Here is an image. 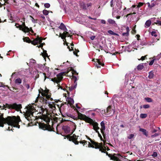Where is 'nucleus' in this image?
<instances>
[{"mask_svg":"<svg viewBox=\"0 0 161 161\" xmlns=\"http://www.w3.org/2000/svg\"><path fill=\"white\" fill-rule=\"evenodd\" d=\"M66 26L64 25V24L63 23H61L60 24V25L59 26V28L60 29L63 30H64V28Z\"/></svg>","mask_w":161,"mask_h":161,"instance_id":"31","label":"nucleus"},{"mask_svg":"<svg viewBox=\"0 0 161 161\" xmlns=\"http://www.w3.org/2000/svg\"><path fill=\"white\" fill-rule=\"evenodd\" d=\"M83 8L84 9H86L87 8L86 6V4H83L82 5Z\"/></svg>","mask_w":161,"mask_h":161,"instance_id":"61","label":"nucleus"},{"mask_svg":"<svg viewBox=\"0 0 161 161\" xmlns=\"http://www.w3.org/2000/svg\"><path fill=\"white\" fill-rule=\"evenodd\" d=\"M91 120L88 122V123H90L93 126V129L97 133V131H99L98 130L100 129V128L98 126V124L97 122L94 121L92 119Z\"/></svg>","mask_w":161,"mask_h":161,"instance_id":"9","label":"nucleus"},{"mask_svg":"<svg viewBox=\"0 0 161 161\" xmlns=\"http://www.w3.org/2000/svg\"><path fill=\"white\" fill-rule=\"evenodd\" d=\"M159 135V134H157V133H155V134H154V135H153L151 136V137H152V138H153L155 137H156V136H158Z\"/></svg>","mask_w":161,"mask_h":161,"instance_id":"60","label":"nucleus"},{"mask_svg":"<svg viewBox=\"0 0 161 161\" xmlns=\"http://www.w3.org/2000/svg\"><path fill=\"white\" fill-rule=\"evenodd\" d=\"M14 82L15 84L20 85L22 83V80L20 78L18 77L14 79Z\"/></svg>","mask_w":161,"mask_h":161,"instance_id":"14","label":"nucleus"},{"mask_svg":"<svg viewBox=\"0 0 161 161\" xmlns=\"http://www.w3.org/2000/svg\"><path fill=\"white\" fill-rule=\"evenodd\" d=\"M97 48H99V49H100L101 50H103V46H101L100 45H98L97 46H96Z\"/></svg>","mask_w":161,"mask_h":161,"instance_id":"44","label":"nucleus"},{"mask_svg":"<svg viewBox=\"0 0 161 161\" xmlns=\"http://www.w3.org/2000/svg\"><path fill=\"white\" fill-rule=\"evenodd\" d=\"M62 129L64 131L66 134H68L69 133L70 131V128L69 127L67 126H64L62 127Z\"/></svg>","mask_w":161,"mask_h":161,"instance_id":"15","label":"nucleus"},{"mask_svg":"<svg viewBox=\"0 0 161 161\" xmlns=\"http://www.w3.org/2000/svg\"><path fill=\"white\" fill-rule=\"evenodd\" d=\"M70 136V135H66V136H65L68 139H69V141H71V138L70 137H71V136Z\"/></svg>","mask_w":161,"mask_h":161,"instance_id":"58","label":"nucleus"},{"mask_svg":"<svg viewBox=\"0 0 161 161\" xmlns=\"http://www.w3.org/2000/svg\"><path fill=\"white\" fill-rule=\"evenodd\" d=\"M68 103L71 106L74 103V101L73 99L71 98H68Z\"/></svg>","mask_w":161,"mask_h":161,"instance_id":"20","label":"nucleus"},{"mask_svg":"<svg viewBox=\"0 0 161 161\" xmlns=\"http://www.w3.org/2000/svg\"><path fill=\"white\" fill-rule=\"evenodd\" d=\"M143 107L144 108H148L150 107V105L149 104H146L143 105Z\"/></svg>","mask_w":161,"mask_h":161,"instance_id":"50","label":"nucleus"},{"mask_svg":"<svg viewBox=\"0 0 161 161\" xmlns=\"http://www.w3.org/2000/svg\"><path fill=\"white\" fill-rule=\"evenodd\" d=\"M155 59H153V60H151V61L149 63V65H152L153 64V63H154V61H155Z\"/></svg>","mask_w":161,"mask_h":161,"instance_id":"57","label":"nucleus"},{"mask_svg":"<svg viewBox=\"0 0 161 161\" xmlns=\"http://www.w3.org/2000/svg\"><path fill=\"white\" fill-rule=\"evenodd\" d=\"M43 13L44 14L47 15H48L49 13L48 11L47 10L44 9L43 11Z\"/></svg>","mask_w":161,"mask_h":161,"instance_id":"38","label":"nucleus"},{"mask_svg":"<svg viewBox=\"0 0 161 161\" xmlns=\"http://www.w3.org/2000/svg\"><path fill=\"white\" fill-rule=\"evenodd\" d=\"M46 53H42V55L43 57L44 58H45L46 57H48V54L47 53V51H45Z\"/></svg>","mask_w":161,"mask_h":161,"instance_id":"41","label":"nucleus"},{"mask_svg":"<svg viewBox=\"0 0 161 161\" xmlns=\"http://www.w3.org/2000/svg\"><path fill=\"white\" fill-rule=\"evenodd\" d=\"M72 79L73 80H74V83L75 84H76V83H77L76 82L77 80V78L76 76L74 75H72Z\"/></svg>","mask_w":161,"mask_h":161,"instance_id":"37","label":"nucleus"},{"mask_svg":"<svg viewBox=\"0 0 161 161\" xmlns=\"http://www.w3.org/2000/svg\"><path fill=\"white\" fill-rule=\"evenodd\" d=\"M147 55L145 56H142L141 57V58L139 60H144L146 58V56Z\"/></svg>","mask_w":161,"mask_h":161,"instance_id":"55","label":"nucleus"},{"mask_svg":"<svg viewBox=\"0 0 161 161\" xmlns=\"http://www.w3.org/2000/svg\"><path fill=\"white\" fill-rule=\"evenodd\" d=\"M72 142L76 145H78L79 143V142L77 141V140H73Z\"/></svg>","mask_w":161,"mask_h":161,"instance_id":"54","label":"nucleus"},{"mask_svg":"<svg viewBox=\"0 0 161 161\" xmlns=\"http://www.w3.org/2000/svg\"><path fill=\"white\" fill-rule=\"evenodd\" d=\"M17 125V124H15L14 125H10L11 126V127H8V130H11L13 131V129H12L13 127H16L18 128V127H17L14 126L15 125Z\"/></svg>","mask_w":161,"mask_h":161,"instance_id":"32","label":"nucleus"},{"mask_svg":"<svg viewBox=\"0 0 161 161\" xmlns=\"http://www.w3.org/2000/svg\"><path fill=\"white\" fill-rule=\"evenodd\" d=\"M68 116L71 117V118L74 119L75 120H77L78 119V118L75 117V116L71 114H69L68 115Z\"/></svg>","mask_w":161,"mask_h":161,"instance_id":"33","label":"nucleus"},{"mask_svg":"<svg viewBox=\"0 0 161 161\" xmlns=\"http://www.w3.org/2000/svg\"><path fill=\"white\" fill-rule=\"evenodd\" d=\"M73 109H74V110L77 113V114H78V113H79V112H79V111L78 110L76 109L75 106H74L73 107Z\"/></svg>","mask_w":161,"mask_h":161,"instance_id":"64","label":"nucleus"},{"mask_svg":"<svg viewBox=\"0 0 161 161\" xmlns=\"http://www.w3.org/2000/svg\"><path fill=\"white\" fill-rule=\"evenodd\" d=\"M139 131L142 132L143 134L146 136L147 137L148 136V132L146 130L143 128H140Z\"/></svg>","mask_w":161,"mask_h":161,"instance_id":"17","label":"nucleus"},{"mask_svg":"<svg viewBox=\"0 0 161 161\" xmlns=\"http://www.w3.org/2000/svg\"><path fill=\"white\" fill-rule=\"evenodd\" d=\"M146 100L148 102H153L152 99L149 97H146L145 98Z\"/></svg>","mask_w":161,"mask_h":161,"instance_id":"34","label":"nucleus"},{"mask_svg":"<svg viewBox=\"0 0 161 161\" xmlns=\"http://www.w3.org/2000/svg\"><path fill=\"white\" fill-rule=\"evenodd\" d=\"M39 126L40 128L44 130H47L49 131L53 130L52 127L49 124L47 125L45 124L44 123H39Z\"/></svg>","mask_w":161,"mask_h":161,"instance_id":"6","label":"nucleus"},{"mask_svg":"<svg viewBox=\"0 0 161 161\" xmlns=\"http://www.w3.org/2000/svg\"><path fill=\"white\" fill-rule=\"evenodd\" d=\"M59 83H58V84H58V89L60 88H61V89H62L63 90H64V89H63V88L60 85V84Z\"/></svg>","mask_w":161,"mask_h":161,"instance_id":"63","label":"nucleus"},{"mask_svg":"<svg viewBox=\"0 0 161 161\" xmlns=\"http://www.w3.org/2000/svg\"><path fill=\"white\" fill-rule=\"evenodd\" d=\"M29 29L27 26L25 27V28H23L22 27H21L20 28V30L23 31L24 32H29Z\"/></svg>","mask_w":161,"mask_h":161,"instance_id":"16","label":"nucleus"},{"mask_svg":"<svg viewBox=\"0 0 161 161\" xmlns=\"http://www.w3.org/2000/svg\"><path fill=\"white\" fill-rule=\"evenodd\" d=\"M42 92H41L39 90V93L41 94L42 97H40V94H38V96L37 97L39 98L40 102L43 104H47L48 103V100H50L51 101L53 100L52 98L51 97V94L50 93L49 90V89H46L43 90L42 89Z\"/></svg>","mask_w":161,"mask_h":161,"instance_id":"2","label":"nucleus"},{"mask_svg":"<svg viewBox=\"0 0 161 161\" xmlns=\"http://www.w3.org/2000/svg\"><path fill=\"white\" fill-rule=\"evenodd\" d=\"M23 40L24 42H26L28 43H31V41L30 39L28 37H24L23 38Z\"/></svg>","mask_w":161,"mask_h":161,"instance_id":"18","label":"nucleus"},{"mask_svg":"<svg viewBox=\"0 0 161 161\" xmlns=\"http://www.w3.org/2000/svg\"><path fill=\"white\" fill-rule=\"evenodd\" d=\"M111 107V106H109L107 107L105 110H104V113L106 115H108L111 114L112 113L113 111V110L112 109Z\"/></svg>","mask_w":161,"mask_h":161,"instance_id":"12","label":"nucleus"},{"mask_svg":"<svg viewBox=\"0 0 161 161\" xmlns=\"http://www.w3.org/2000/svg\"><path fill=\"white\" fill-rule=\"evenodd\" d=\"M108 22L109 24H111V25H114V24H116V23H115V21L112 19H109L108 20Z\"/></svg>","mask_w":161,"mask_h":161,"instance_id":"26","label":"nucleus"},{"mask_svg":"<svg viewBox=\"0 0 161 161\" xmlns=\"http://www.w3.org/2000/svg\"><path fill=\"white\" fill-rule=\"evenodd\" d=\"M78 119H79L81 120H83L86 121V122L88 123L90 120H91V119L90 118L86 116V115L83 114H82L79 112L78 113Z\"/></svg>","mask_w":161,"mask_h":161,"instance_id":"8","label":"nucleus"},{"mask_svg":"<svg viewBox=\"0 0 161 161\" xmlns=\"http://www.w3.org/2000/svg\"><path fill=\"white\" fill-rule=\"evenodd\" d=\"M72 74L73 75L74 74H78L77 73L76 71L74 69L72 70Z\"/></svg>","mask_w":161,"mask_h":161,"instance_id":"59","label":"nucleus"},{"mask_svg":"<svg viewBox=\"0 0 161 161\" xmlns=\"http://www.w3.org/2000/svg\"><path fill=\"white\" fill-rule=\"evenodd\" d=\"M100 125L101 127V131H103V130H104L105 129V124L103 121H102L101 122Z\"/></svg>","mask_w":161,"mask_h":161,"instance_id":"21","label":"nucleus"},{"mask_svg":"<svg viewBox=\"0 0 161 161\" xmlns=\"http://www.w3.org/2000/svg\"><path fill=\"white\" fill-rule=\"evenodd\" d=\"M24 85L25 86L27 89H29L30 88V85L28 84H26L24 83Z\"/></svg>","mask_w":161,"mask_h":161,"instance_id":"47","label":"nucleus"},{"mask_svg":"<svg viewBox=\"0 0 161 161\" xmlns=\"http://www.w3.org/2000/svg\"><path fill=\"white\" fill-rule=\"evenodd\" d=\"M34 104L33 105H29L26 107L27 110L25 114V118L29 122L32 120L31 117H33V114L36 112V109L34 106Z\"/></svg>","mask_w":161,"mask_h":161,"instance_id":"3","label":"nucleus"},{"mask_svg":"<svg viewBox=\"0 0 161 161\" xmlns=\"http://www.w3.org/2000/svg\"><path fill=\"white\" fill-rule=\"evenodd\" d=\"M97 133L98 134V136L100 137L101 140L103 141V142H104V141L103 140V139L102 138V136H101V135L100 134V133H99V131L98 132H97Z\"/></svg>","mask_w":161,"mask_h":161,"instance_id":"40","label":"nucleus"},{"mask_svg":"<svg viewBox=\"0 0 161 161\" xmlns=\"http://www.w3.org/2000/svg\"><path fill=\"white\" fill-rule=\"evenodd\" d=\"M86 137L88 140L90 141L91 142V143L90 142H88V146L89 147L94 148L95 149L99 148V147H98V146L99 145L100 143H98L97 142H95L94 141L92 140L87 135H86Z\"/></svg>","mask_w":161,"mask_h":161,"instance_id":"5","label":"nucleus"},{"mask_svg":"<svg viewBox=\"0 0 161 161\" xmlns=\"http://www.w3.org/2000/svg\"><path fill=\"white\" fill-rule=\"evenodd\" d=\"M79 136H76L75 134L73 135L72 136H71L70 138H71V141L73 140H77Z\"/></svg>","mask_w":161,"mask_h":161,"instance_id":"28","label":"nucleus"},{"mask_svg":"<svg viewBox=\"0 0 161 161\" xmlns=\"http://www.w3.org/2000/svg\"><path fill=\"white\" fill-rule=\"evenodd\" d=\"M44 120L46 122V123L48 124V123L50 122V118L48 116H46L44 119Z\"/></svg>","mask_w":161,"mask_h":161,"instance_id":"27","label":"nucleus"},{"mask_svg":"<svg viewBox=\"0 0 161 161\" xmlns=\"http://www.w3.org/2000/svg\"><path fill=\"white\" fill-rule=\"evenodd\" d=\"M3 114L0 112V127H3L4 124H7L8 125H13L15 124H17L15 126L19 128L20 126L19 125V122L21 121L19 116L16 117L15 116H8L6 118L3 117Z\"/></svg>","mask_w":161,"mask_h":161,"instance_id":"1","label":"nucleus"},{"mask_svg":"<svg viewBox=\"0 0 161 161\" xmlns=\"http://www.w3.org/2000/svg\"><path fill=\"white\" fill-rule=\"evenodd\" d=\"M39 44H40V45L39 46H37V47H38V48H42V47L44 45H45V44L44 43H42L41 42V43H39Z\"/></svg>","mask_w":161,"mask_h":161,"instance_id":"42","label":"nucleus"},{"mask_svg":"<svg viewBox=\"0 0 161 161\" xmlns=\"http://www.w3.org/2000/svg\"><path fill=\"white\" fill-rule=\"evenodd\" d=\"M144 68L143 64H139L137 67V69L138 70H141Z\"/></svg>","mask_w":161,"mask_h":161,"instance_id":"24","label":"nucleus"},{"mask_svg":"<svg viewBox=\"0 0 161 161\" xmlns=\"http://www.w3.org/2000/svg\"><path fill=\"white\" fill-rule=\"evenodd\" d=\"M8 108L9 109H15L17 111H19L22 108V105L21 104H17L16 103H14L12 104H8L6 103L5 105H3L1 109H5L6 108Z\"/></svg>","mask_w":161,"mask_h":161,"instance_id":"4","label":"nucleus"},{"mask_svg":"<svg viewBox=\"0 0 161 161\" xmlns=\"http://www.w3.org/2000/svg\"><path fill=\"white\" fill-rule=\"evenodd\" d=\"M77 85V83H76V84H75V85H72L70 87H66V88H69V90L70 91H72L76 88Z\"/></svg>","mask_w":161,"mask_h":161,"instance_id":"19","label":"nucleus"},{"mask_svg":"<svg viewBox=\"0 0 161 161\" xmlns=\"http://www.w3.org/2000/svg\"><path fill=\"white\" fill-rule=\"evenodd\" d=\"M59 37H60L63 40V41L65 42H66V39H65L66 36H63L61 35H59Z\"/></svg>","mask_w":161,"mask_h":161,"instance_id":"36","label":"nucleus"},{"mask_svg":"<svg viewBox=\"0 0 161 161\" xmlns=\"http://www.w3.org/2000/svg\"><path fill=\"white\" fill-rule=\"evenodd\" d=\"M108 33H109V34H110L111 35H114V36H119V35L118 34L114 32L113 31H112L111 30H108Z\"/></svg>","mask_w":161,"mask_h":161,"instance_id":"29","label":"nucleus"},{"mask_svg":"<svg viewBox=\"0 0 161 161\" xmlns=\"http://www.w3.org/2000/svg\"><path fill=\"white\" fill-rule=\"evenodd\" d=\"M143 3L140 2L138 3V5H137V7L139 8L142 6L143 5Z\"/></svg>","mask_w":161,"mask_h":161,"instance_id":"49","label":"nucleus"},{"mask_svg":"<svg viewBox=\"0 0 161 161\" xmlns=\"http://www.w3.org/2000/svg\"><path fill=\"white\" fill-rule=\"evenodd\" d=\"M30 17L32 18L31 21L32 22H33V23H37L36 21L37 20V19H34V18L31 15L30 16Z\"/></svg>","mask_w":161,"mask_h":161,"instance_id":"39","label":"nucleus"},{"mask_svg":"<svg viewBox=\"0 0 161 161\" xmlns=\"http://www.w3.org/2000/svg\"><path fill=\"white\" fill-rule=\"evenodd\" d=\"M44 39L42 37H39V36H37L35 39L33 41H31V44L34 45H37L39 43L42 42V40Z\"/></svg>","mask_w":161,"mask_h":161,"instance_id":"10","label":"nucleus"},{"mask_svg":"<svg viewBox=\"0 0 161 161\" xmlns=\"http://www.w3.org/2000/svg\"><path fill=\"white\" fill-rule=\"evenodd\" d=\"M54 101H55L54 102H53L51 103H53V104L49 103L48 102V103H48V105L49 106V108H51L53 109H55L56 108V107H55V104H54V103H55V102L58 103V101H57V100H54Z\"/></svg>","mask_w":161,"mask_h":161,"instance_id":"13","label":"nucleus"},{"mask_svg":"<svg viewBox=\"0 0 161 161\" xmlns=\"http://www.w3.org/2000/svg\"><path fill=\"white\" fill-rule=\"evenodd\" d=\"M92 61L95 62L96 63V67L98 69L99 68H100V66H103L104 65V64L103 63H102L100 61V59H93Z\"/></svg>","mask_w":161,"mask_h":161,"instance_id":"11","label":"nucleus"},{"mask_svg":"<svg viewBox=\"0 0 161 161\" xmlns=\"http://www.w3.org/2000/svg\"><path fill=\"white\" fill-rule=\"evenodd\" d=\"M15 25L16 26V27L17 28H19V30H20V28L21 27H22V25H19V24L18 23H17L15 24Z\"/></svg>","mask_w":161,"mask_h":161,"instance_id":"51","label":"nucleus"},{"mask_svg":"<svg viewBox=\"0 0 161 161\" xmlns=\"http://www.w3.org/2000/svg\"><path fill=\"white\" fill-rule=\"evenodd\" d=\"M75 51L73 52L74 54L77 57H78L79 56L77 54V53L79 52V50L78 49H75Z\"/></svg>","mask_w":161,"mask_h":161,"instance_id":"35","label":"nucleus"},{"mask_svg":"<svg viewBox=\"0 0 161 161\" xmlns=\"http://www.w3.org/2000/svg\"><path fill=\"white\" fill-rule=\"evenodd\" d=\"M147 117V114H141L140 115V117L141 118L144 119Z\"/></svg>","mask_w":161,"mask_h":161,"instance_id":"30","label":"nucleus"},{"mask_svg":"<svg viewBox=\"0 0 161 161\" xmlns=\"http://www.w3.org/2000/svg\"><path fill=\"white\" fill-rule=\"evenodd\" d=\"M129 33H127V32H126V33H123L122 34V35L123 36H128L129 35Z\"/></svg>","mask_w":161,"mask_h":161,"instance_id":"62","label":"nucleus"},{"mask_svg":"<svg viewBox=\"0 0 161 161\" xmlns=\"http://www.w3.org/2000/svg\"><path fill=\"white\" fill-rule=\"evenodd\" d=\"M104 130H103V131H101V133H102L103 136V137L104 139H105L106 136V134L105 133Z\"/></svg>","mask_w":161,"mask_h":161,"instance_id":"52","label":"nucleus"},{"mask_svg":"<svg viewBox=\"0 0 161 161\" xmlns=\"http://www.w3.org/2000/svg\"><path fill=\"white\" fill-rule=\"evenodd\" d=\"M44 6L46 8H49L50 7V5L49 3H46L44 4Z\"/></svg>","mask_w":161,"mask_h":161,"instance_id":"48","label":"nucleus"},{"mask_svg":"<svg viewBox=\"0 0 161 161\" xmlns=\"http://www.w3.org/2000/svg\"><path fill=\"white\" fill-rule=\"evenodd\" d=\"M4 0V2H5L4 3V4H2L1 3V4L0 5V8L2 7L3 5H5V3H8V0Z\"/></svg>","mask_w":161,"mask_h":161,"instance_id":"56","label":"nucleus"},{"mask_svg":"<svg viewBox=\"0 0 161 161\" xmlns=\"http://www.w3.org/2000/svg\"><path fill=\"white\" fill-rule=\"evenodd\" d=\"M152 156H153L154 158L156 157L157 156V152H154L153 154L152 155Z\"/></svg>","mask_w":161,"mask_h":161,"instance_id":"45","label":"nucleus"},{"mask_svg":"<svg viewBox=\"0 0 161 161\" xmlns=\"http://www.w3.org/2000/svg\"><path fill=\"white\" fill-rule=\"evenodd\" d=\"M151 35L152 36H153L155 37H156L157 36V35L156 34V32L155 31H152L151 32Z\"/></svg>","mask_w":161,"mask_h":161,"instance_id":"46","label":"nucleus"},{"mask_svg":"<svg viewBox=\"0 0 161 161\" xmlns=\"http://www.w3.org/2000/svg\"><path fill=\"white\" fill-rule=\"evenodd\" d=\"M149 75L148 76V77L150 79H153V78L154 74L153 73V72L151 71L149 72Z\"/></svg>","mask_w":161,"mask_h":161,"instance_id":"22","label":"nucleus"},{"mask_svg":"<svg viewBox=\"0 0 161 161\" xmlns=\"http://www.w3.org/2000/svg\"><path fill=\"white\" fill-rule=\"evenodd\" d=\"M151 24V21L150 20H148L146 21L145 23V25H146L145 27H148L150 26Z\"/></svg>","mask_w":161,"mask_h":161,"instance_id":"25","label":"nucleus"},{"mask_svg":"<svg viewBox=\"0 0 161 161\" xmlns=\"http://www.w3.org/2000/svg\"><path fill=\"white\" fill-rule=\"evenodd\" d=\"M60 35L63 36H66V37L68 36L71 37L72 36V35L70 36L69 33L67 31H66V32H64L63 34L60 33Z\"/></svg>","mask_w":161,"mask_h":161,"instance_id":"23","label":"nucleus"},{"mask_svg":"<svg viewBox=\"0 0 161 161\" xmlns=\"http://www.w3.org/2000/svg\"><path fill=\"white\" fill-rule=\"evenodd\" d=\"M63 74L64 73L63 72L59 73L57 75V78L55 77L52 78L51 79V80L54 83H56L57 84L59 83L63 78Z\"/></svg>","mask_w":161,"mask_h":161,"instance_id":"7","label":"nucleus"},{"mask_svg":"<svg viewBox=\"0 0 161 161\" xmlns=\"http://www.w3.org/2000/svg\"><path fill=\"white\" fill-rule=\"evenodd\" d=\"M155 24L157 25H161V21L158 20L156 21V22L155 23Z\"/></svg>","mask_w":161,"mask_h":161,"instance_id":"53","label":"nucleus"},{"mask_svg":"<svg viewBox=\"0 0 161 161\" xmlns=\"http://www.w3.org/2000/svg\"><path fill=\"white\" fill-rule=\"evenodd\" d=\"M134 135L133 134H131L129 135V136H128V138L129 139H131L132 138H134Z\"/></svg>","mask_w":161,"mask_h":161,"instance_id":"43","label":"nucleus"}]
</instances>
